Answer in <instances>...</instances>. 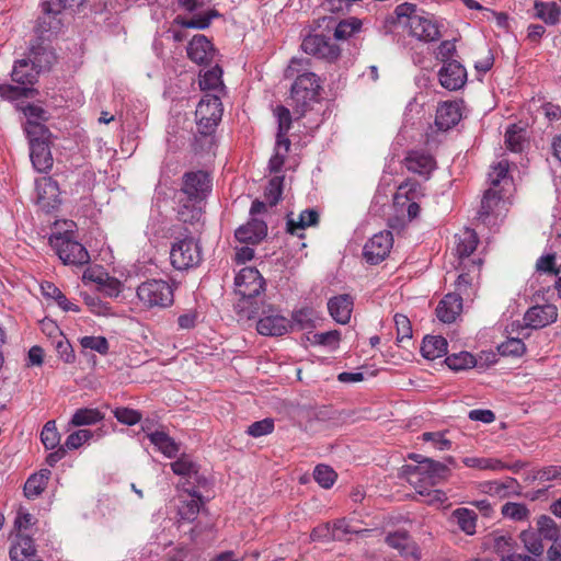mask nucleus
<instances>
[{"instance_id":"obj_1","label":"nucleus","mask_w":561,"mask_h":561,"mask_svg":"<svg viewBox=\"0 0 561 561\" xmlns=\"http://www.w3.org/2000/svg\"><path fill=\"white\" fill-rule=\"evenodd\" d=\"M416 5L403 2L396 7L392 14L388 15L386 23L404 24L409 27V34L424 43L436 42L440 38V25L430 15H419Z\"/></svg>"},{"instance_id":"obj_2","label":"nucleus","mask_w":561,"mask_h":561,"mask_svg":"<svg viewBox=\"0 0 561 561\" xmlns=\"http://www.w3.org/2000/svg\"><path fill=\"white\" fill-rule=\"evenodd\" d=\"M236 293L240 299L236 305L238 312L248 319L259 316L261 306L259 296L264 291L265 280L255 267H243L234 278Z\"/></svg>"},{"instance_id":"obj_3","label":"nucleus","mask_w":561,"mask_h":561,"mask_svg":"<svg viewBox=\"0 0 561 561\" xmlns=\"http://www.w3.org/2000/svg\"><path fill=\"white\" fill-rule=\"evenodd\" d=\"M171 264L175 270L184 271L197 266L202 261V249L195 238L184 229L175 237L170 251Z\"/></svg>"},{"instance_id":"obj_4","label":"nucleus","mask_w":561,"mask_h":561,"mask_svg":"<svg viewBox=\"0 0 561 561\" xmlns=\"http://www.w3.org/2000/svg\"><path fill=\"white\" fill-rule=\"evenodd\" d=\"M137 297L147 308H167L174 301L172 286L163 279H148L137 287Z\"/></svg>"},{"instance_id":"obj_5","label":"nucleus","mask_w":561,"mask_h":561,"mask_svg":"<svg viewBox=\"0 0 561 561\" xmlns=\"http://www.w3.org/2000/svg\"><path fill=\"white\" fill-rule=\"evenodd\" d=\"M49 243L66 265L82 266L90 262L88 250L67 233L53 234L49 238Z\"/></svg>"},{"instance_id":"obj_6","label":"nucleus","mask_w":561,"mask_h":561,"mask_svg":"<svg viewBox=\"0 0 561 561\" xmlns=\"http://www.w3.org/2000/svg\"><path fill=\"white\" fill-rule=\"evenodd\" d=\"M195 115L197 117L198 131L204 136L211 135L222 116V104L218 95H208L201 100Z\"/></svg>"},{"instance_id":"obj_7","label":"nucleus","mask_w":561,"mask_h":561,"mask_svg":"<svg viewBox=\"0 0 561 561\" xmlns=\"http://www.w3.org/2000/svg\"><path fill=\"white\" fill-rule=\"evenodd\" d=\"M321 90L319 77L310 71L298 75L291 85V99L304 112L311 101H316Z\"/></svg>"},{"instance_id":"obj_8","label":"nucleus","mask_w":561,"mask_h":561,"mask_svg":"<svg viewBox=\"0 0 561 561\" xmlns=\"http://www.w3.org/2000/svg\"><path fill=\"white\" fill-rule=\"evenodd\" d=\"M211 180L205 171H191L184 173L179 196L186 197L188 202H202L209 193Z\"/></svg>"},{"instance_id":"obj_9","label":"nucleus","mask_w":561,"mask_h":561,"mask_svg":"<svg viewBox=\"0 0 561 561\" xmlns=\"http://www.w3.org/2000/svg\"><path fill=\"white\" fill-rule=\"evenodd\" d=\"M301 49L317 58L335 60L340 55V48L332 41L321 34H310L302 39Z\"/></svg>"},{"instance_id":"obj_10","label":"nucleus","mask_w":561,"mask_h":561,"mask_svg":"<svg viewBox=\"0 0 561 561\" xmlns=\"http://www.w3.org/2000/svg\"><path fill=\"white\" fill-rule=\"evenodd\" d=\"M36 203L45 211L56 209L61 204L60 190L57 181L43 176L35 181Z\"/></svg>"},{"instance_id":"obj_11","label":"nucleus","mask_w":561,"mask_h":561,"mask_svg":"<svg viewBox=\"0 0 561 561\" xmlns=\"http://www.w3.org/2000/svg\"><path fill=\"white\" fill-rule=\"evenodd\" d=\"M393 245L391 231L385 230L374 234L364 247V257L370 264H378L389 254Z\"/></svg>"},{"instance_id":"obj_12","label":"nucleus","mask_w":561,"mask_h":561,"mask_svg":"<svg viewBox=\"0 0 561 561\" xmlns=\"http://www.w3.org/2000/svg\"><path fill=\"white\" fill-rule=\"evenodd\" d=\"M557 319L558 308L552 304L533 306L524 314L525 325L535 330L546 328Z\"/></svg>"},{"instance_id":"obj_13","label":"nucleus","mask_w":561,"mask_h":561,"mask_svg":"<svg viewBox=\"0 0 561 561\" xmlns=\"http://www.w3.org/2000/svg\"><path fill=\"white\" fill-rule=\"evenodd\" d=\"M259 314H262L256 324V330L260 334L280 336L288 332L289 320L278 313H274L271 307H268V310L263 308Z\"/></svg>"},{"instance_id":"obj_14","label":"nucleus","mask_w":561,"mask_h":561,"mask_svg":"<svg viewBox=\"0 0 561 561\" xmlns=\"http://www.w3.org/2000/svg\"><path fill=\"white\" fill-rule=\"evenodd\" d=\"M438 77L440 84L449 91L459 90L467 82L466 68L458 60H451L447 65H443Z\"/></svg>"},{"instance_id":"obj_15","label":"nucleus","mask_w":561,"mask_h":561,"mask_svg":"<svg viewBox=\"0 0 561 561\" xmlns=\"http://www.w3.org/2000/svg\"><path fill=\"white\" fill-rule=\"evenodd\" d=\"M30 158L37 172L46 173L53 168L54 159L49 145L45 139L32 138Z\"/></svg>"},{"instance_id":"obj_16","label":"nucleus","mask_w":561,"mask_h":561,"mask_svg":"<svg viewBox=\"0 0 561 561\" xmlns=\"http://www.w3.org/2000/svg\"><path fill=\"white\" fill-rule=\"evenodd\" d=\"M186 50L188 58L198 65L209 62L216 54L211 42L202 34L195 35L190 41Z\"/></svg>"},{"instance_id":"obj_17","label":"nucleus","mask_w":561,"mask_h":561,"mask_svg":"<svg viewBox=\"0 0 561 561\" xmlns=\"http://www.w3.org/2000/svg\"><path fill=\"white\" fill-rule=\"evenodd\" d=\"M267 234V226L263 220L252 218L245 225L240 226L236 232V239L241 243L256 244Z\"/></svg>"},{"instance_id":"obj_18","label":"nucleus","mask_w":561,"mask_h":561,"mask_svg":"<svg viewBox=\"0 0 561 561\" xmlns=\"http://www.w3.org/2000/svg\"><path fill=\"white\" fill-rule=\"evenodd\" d=\"M354 301L351 295L342 294L339 296H334L328 301V309L330 316L341 324H346L350 322L352 311H353Z\"/></svg>"},{"instance_id":"obj_19","label":"nucleus","mask_w":561,"mask_h":561,"mask_svg":"<svg viewBox=\"0 0 561 561\" xmlns=\"http://www.w3.org/2000/svg\"><path fill=\"white\" fill-rule=\"evenodd\" d=\"M462 310V297L460 294H447L436 308L437 318L444 323L454 322Z\"/></svg>"},{"instance_id":"obj_20","label":"nucleus","mask_w":561,"mask_h":561,"mask_svg":"<svg viewBox=\"0 0 561 561\" xmlns=\"http://www.w3.org/2000/svg\"><path fill=\"white\" fill-rule=\"evenodd\" d=\"M404 164L410 172L420 174L427 179L431 172L435 169L436 162L428 153L410 151L404 158Z\"/></svg>"},{"instance_id":"obj_21","label":"nucleus","mask_w":561,"mask_h":561,"mask_svg":"<svg viewBox=\"0 0 561 561\" xmlns=\"http://www.w3.org/2000/svg\"><path fill=\"white\" fill-rule=\"evenodd\" d=\"M386 542L391 548L397 549L401 556L411 557L415 561L420 559L417 547L405 530L388 534Z\"/></svg>"},{"instance_id":"obj_22","label":"nucleus","mask_w":561,"mask_h":561,"mask_svg":"<svg viewBox=\"0 0 561 561\" xmlns=\"http://www.w3.org/2000/svg\"><path fill=\"white\" fill-rule=\"evenodd\" d=\"M319 222V214L317 210L308 208L302 210L298 218L295 219L293 214L287 215L286 231L299 238L304 237L302 231L307 227L316 226Z\"/></svg>"},{"instance_id":"obj_23","label":"nucleus","mask_w":561,"mask_h":561,"mask_svg":"<svg viewBox=\"0 0 561 561\" xmlns=\"http://www.w3.org/2000/svg\"><path fill=\"white\" fill-rule=\"evenodd\" d=\"M461 119L460 108L455 102H446L437 107L435 124L440 130H448Z\"/></svg>"},{"instance_id":"obj_24","label":"nucleus","mask_w":561,"mask_h":561,"mask_svg":"<svg viewBox=\"0 0 561 561\" xmlns=\"http://www.w3.org/2000/svg\"><path fill=\"white\" fill-rule=\"evenodd\" d=\"M38 75V69L28 59H20L14 64L11 77L19 84L33 85Z\"/></svg>"},{"instance_id":"obj_25","label":"nucleus","mask_w":561,"mask_h":561,"mask_svg":"<svg viewBox=\"0 0 561 561\" xmlns=\"http://www.w3.org/2000/svg\"><path fill=\"white\" fill-rule=\"evenodd\" d=\"M534 11V16L541 20L547 25H556L561 21V8L554 1L543 2L536 0Z\"/></svg>"},{"instance_id":"obj_26","label":"nucleus","mask_w":561,"mask_h":561,"mask_svg":"<svg viewBox=\"0 0 561 561\" xmlns=\"http://www.w3.org/2000/svg\"><path fill=\"white\" fill-rule=\"evenodd\" d=\"M27 59L38 69V72H41L48 70L53 66L56 56L51 49L37 43L31 46Z\"/></svg>"},{"instance_id":"obj_27","label":"nucleus","mask_w":561,"mask_h":561,"mask_svg":"<svg viewBox=\"0 0 561 561\" xmlns=\"http://www.w3.org/2000/svg\"><path fill=\"white\" fill-rule=\"evenodd\" d=\"M36 552L34 540L32 537L23 534L16 535V541L10 548L11 561H26Z\"/></svg>"},{"instance_id":"obj_28","label":"nucleus","mask_w":561,"mask_h":561,"mask_svg":"<svg viewBox=\"0 0 561 561\" xmlns=\"http://www.w3.org/2000/svg\"><path fill=\"white\" fill-rule=\"evenodd\" d=\"M219 16V12L214 9L205 13L195 14L190 19L184 18L182 15H178L173 20V24L180 25L185 28L205 30L210 25L213 19Z\"/></svg>"},{"instance_id":"obj_29","label":"nucleus","mask_w":561,"mask_h":561,"mask_svg":"<svg viewBox=\"0 0 561 561\" xmlns=\"http://www.w3.org/2000/svg\"><path fill=\"white\" fill-rule=\"evenodd\" d=\"M448 343L443 336L427 335L423 339L421 354L424 358L434 360L447 353Z\"/></svg>"},{"instance_id":"obj_30","label":"nucleus","mask_w":561,"mask_h":561,"mask_svg":"<svg viewBox=\"0 0 561 561\" xmlns=\"http://www.w3.org/2000/svg\"><path fill=\"white\" fill-rule=\"evenodd\" d=\"M62 27V21L55 14L43 11V14L38 16L35 25V33L38 38L49 37L53 34H57Z\"/></svg>"},{"instance_id":"obj_31","label":"nucleus","mask_w":561,"mask_h":561,"mask_svg":"<svg viewBox=\"0 0 561 561\" xmlns=\"http://www.w3.org/2000/svg\"><path fill=\"white\" fill-rule=\"evenodd\" d=\"M422 463L421 469H423L424 473L423 480H428L432 485L446 480L450 474V470L446 463L433 459H426L422 461Z\"/></svg>"},{"instance_id":"obj_32","label":"nucleus","mask_w":561,"mask_h":561,"mask_svg":"<svg viewBox=\"0 0 561 561\" xmlns=\"http://www.w3.org/2000/svg\"><path fill=\"white\" fill-rule=\"evenodd\" d=\"M148 438L168 458L175 457L180 450L179 444L163 431L150 432Z\"/></svg>"},{"instance_id":"obj_33","label":"nucleus","mask_w":561,"mask_h":561,"mask_svg":"<svg viewBox=\"0 0 561 561\" xmlns=\"http://www.w3.org/2000/svg\"><path fill=\"white\" fill-rule=\"evenodd\" d=\"M42 294L45 298H50L57 302V305L66 312H79L80 308L70 302L62 291L53 283L44 282L41 285Z\"/></svg>"},{"instance_id":"obj_34","label":"nucleus","mask_w":561,"mask_h":561,"mask_svg":"<svg viewBox=\"0 0 561 561\" xmlns=\"http://www.w3.org/2000/svg\"><path fill=\"white\" fill-rule=\"evenodd\" d=\"M478 234L473 229H465L457 236L456 252L460 259L469 257L478 245Z\"/></svg>"},{"instance_id":"obj_35","label":"nucleus","mask_w":561,"mask_h":561,"mask_svg":"<svg viewBox=\"0 0 561 561\" xmlns=\"http://www.w3.org/2000/svg\"><path fill=\"white\" fill-rule=\"evenodd\" d=\"M201 202H188L186 197L179 196L178 217L184 224H194L202 217Z\"/></svg>"},{"instance_id":"obj_36","label":"nucleus","mask_w":561,"mask_h":561,"mask_svg":"<svg viewBox=\"0 0 561 561\" xmlns=\"http://www.w3.org/2000/svg\"><path fill=\"white\" fill-rule=\"evenodd\" d=\"M536 530L542 540L556 542L561 537L557 523L548 515H540L536 520Z\"/></svg>"},{"instance_id":"obj_37","label":"nucleus","mask_w":561,"mask_h":561,"mask_svg":"<svg viewBox=\"0 0 561 561\" xmlns=\"http://www.w3.org/2000/svg\"><path fill=\"white\" fill-rule=\"evenodd\" d=\"M104 419V414L99 409L82 408L78 409L71 420L70 425L72 426H85L94 425Z\"/></svg>"},{"instance_id":"obj_38","label":"nucleus","mask_w":561,"mask_h":561,"mask_svg":"<svg viewBox=\"0 0 561 561\" xmlns=\"http://www.w3.org/2000/svg\"><path fill=\"white\" fill-rule=\"evenodd\" d=\"M316 328L314 311L311 308H301L293 312L289 329L310 330Z\"/></svg>"},{"instance_id":"obj_39","label":"nucleus","mask_w":561,"mask_h":561,"mask_svg":"<svg viewBox=\"0 0 561 561\" xmlns=\"http://www.w3.org/2000/svg\"><path fill=\"white\" fill-rule=\"evenodd\" d=\"M519 539L524 543L525 549L533 556L539 557L543 553L545 546L536 529L528 528L523 530L519 535Z\"/></svg>"},{"instance_id":"obj_40","label":"nucleus","mask_w":561,"mask_h":561,"mask_svg":"<svg viewBox=\"0 0 561 561\" xmlns=\"http://www.w3.org/2000/svg\"><path fill=\"white\" fill-rule=\"evenodd\" d=\"M307 340L312 345H320L335 351L339 348L341 342V332L337 330H331L328 332L314 333L311 336L307 335Z\"/></svg>"},{"instance_id":"obj_41","label":"nucleus","mask_w":561,"mask_h":561,"mask_svg":"<svg viewBox=\"0 0 561 561\" xmlns=\"http://www.w3.org/2000/svg\"><path fill=\"white\" fill-rule=\"evenodd\" d=\"M199 87L202 90H224L221 67L216 65L201 75Z\"/></svg>"},{"instance_id":"obj_42","label":"nucleus","mask_w":561,"mask_h":561,"mask_svg":"<svg viewBox=\"0 0 561 561\" xmlns=\"http://www.w3.org/2000/svg\"><path fill=\"white\" fill-rule=\"evenodd\" d=\"M422 196H424L422 185L415 180L408 179L399 185L394 199L396 203H400L401 197H404L407 201H416Z\"/></svg>"},{"instance_id":"obj_43","label":"nucleus","mask_w":561,"mask_h":561,"mask_svg":"<svg viewBox=\"0 0 561 561\" xmlns=\"http://www.w3.org/2000/svg\"><path fill=\"white\" fill-rule=\"evenodd\" d=\"M501 199V194L493 187L486 190L481 199V206L478 210L477 218L484 222Z\"/></svg>"},{"instance_id":"obj_44","label":"nucleus","mask_w":561,"mask_h":561,"mask_svg":"<svg viewBox=\"0 0 561 561\" xmlns=\"http://www.w3.org/2000/svg\"><path fill=\"white\" fill-rule=\"evenodd\" d=\"M459 528L467 535L476 533L477 514L468 508H457L453 513Z\"/></svg>"},{"instance_id":"obj_45","label":"nucleus","mask_w":561,"mask_h":561,"mask_svg":"<svg viewBox=\"0 0 561 561\" xmlns=\"http://www.w3.org/2000/svg\"><path fill=\"white\" fill-rule=\"evenodd\" d=\"M525 130L516 124L508 126L505 133L506 148L513 152H522L525 144Z\"/></svg>"},{"instance_id":"obj_46","label":"nucleus","mask_w":561,"mask_h":561,"mask_svg":"<svg viewBox=\"0 0 561 561\" xmlns=\"http://www.w3.org/2000/svg\"><path fill=\"white\" fill-rule=\"evenodd\" d=\"M171 468L175 474L187 477L188 479L194 478L197 482H199L197 466L188 457H180L178 460L171 463Z\"/></svg>"},{"instance_id":"obj_47","label":"nucleus","mask_w":561,"mask_h":561,"mask_svg":"<svg viewBox=\"0 0 561 561\" xmlns=\"http://www.w3.org/2000/svg\"><path fill=\"white\" fill-rule=\"evenodd\" d=\"M462 462L469 468H477L480 470L489 469L497 471L508 468L501 460L494 458L466 457Z\"/></svg>"},{"instance_id":"obj_48","label":"nucleus","mask_w":561,"mask_h":561,"mask_svg":"<svg viewBox=\"0 0 561 561\" xmlns=\"http://www.w3.org/2000/svg\"><path fill=\"white\" fill-rule=\"evenodd\" d=\"M445 363L450 369L456 371L472 368L477 365L476 358L468 352L451 354L446 357Z\"/></svg>"},{"instance_id":"obj_49","label":"nucleus","mask_w":561,"mask_h":561,"mask_svg":"<svg viewBox=\"0 0 561 561\" xmlns=\"http://www.w3.org/2000/svg\"><path fill=\"white\" fill-rule=\"evenodd\" d=\"M501 513L504 517L515 522L526 520L529 517V510L524 503L507 502L502 506Z\"/></svg>"},{"instance_id":"obj_50","label":"nucleus","mask_w":561,"mask_h":561,"mask_svg":"<svg viewBox=\"0 0 561 561\" xmlns=\"http://www.w3.org/2000/svg\"><path fill=\"white\" fill-rule=\"evenodd\" d=\"M192 499L185 502L179 510L182 519L194 520L201 510V494L195 490H187Z\"/></svg>"},{"instance_id":"obj_51","label":"nucleus","mask_w":561,"mask_h":561,"mask_svg":"<svg viewBox=\"0 0 561 561\" xmlns=\"http://www.w3.org/2000/svg\"><path fill=\"white\" fill-rule=\"evenodd\" d=\"M502 356L519 357L526 352V345L522 339L510 337L497 346Z\"/></svg>"},{"instance_id":"obj_52","label":"nucleus","mask_w":561,"mask_h":561,"mask_svg":"<svg viewBox=\"0 0 561 561\" xmlns=\"http://www.w3.org/2000/svg\"><path fill=\"white\" fill-rule=\"evenodd\" d=\"M313 478L320 486L329 489L334 484L337 474L330 466L318 465L313 470Z\"/></svg>"},{"instance_id":"obj_53","label":"nucleus","mask_w":561,"mask_h":561,"mask_svg":"<svg viewBox=\"0 0 561 561\" xmlns=\"http://www.w3.org/2000/svg\"><path fill=\"white\" fill-rule=\"evenodd\" d=\"M362 27V21L356 18L341 21L334 31L336 39H346L358 32Z\"/></svg>"},{"instance_id":"obj_54","label":"nucleus","mask_w":561,"mask_h":561,"mask_svg":"<svg viewBox=\"0 0 561 561\" xmlns=\"http://www.w3.org/2000/svg\"><path fill=\"white\" fill-rule=\"evenodd\" d=\"M284 176H274L265 188V198L271 206H275L282 198Z\"/></svg>"},{"instance_id":"obj_55","label":"nucleus","mask_w":561,"mask_h":561,"mask_svg":"<svg viewBox=\"0 0 561 561\" xmlns=\"http://www.w3.org/2000/svg\"><path fill=\"white\" fill-rule=\"evenodd\" d=\"M41 440L46 449H54L59 445L60 435L56 428L55 421H48L41 433Z\"/></svg>"},{"instance_id":"obj_56","label":"nucleus","mask_w":561,"mask_h":561,"mask_svg":"<svg viewBox=\"0 0 561 561\" xmlns=\"http://www.w3.org/2000/svg\"><path fill=\"white\" fill-rule=\"evenodd\" d=\"M33 92V89L26 87L0 84V96L7 100H19L21 98H30L32 96Z\"/></svg>"},{"instance_id":"obj_57","label":"nucleus","mask_w":561,"mask_h":561,"mask_svg":"<svg viewBox=\"0 0 561 561\" xmlns=\"http://www.w3.org/2000/svg\"><path fill=\"white\" fill-rule=\"evenodd\" d=\"M80 345L83 348L95 351L101 355H106L110 348L108 342L104 336H83L80 339Z\"/></svg>"},{"instance_id":"obj_58","label":"nucleus","mask_w":561,"mask_h":561,"mask_svg":"<svg viewBox=\"0 0 561 561\" xmlns=\"http://www.w3.org/2000/svg\"><path fill=\"white\" fill-rule=\"evenodd\" d=\"M393 320L397 329V341L401 343L405 339L410 340L412 337V327L409 318L404 314L397 313Z\"/></svg>"},{"instance_id":"obj_59","label":"nucleus","mask_w":561,"mask_h":561,"mask_svg":"<svg viewBox=\"0 0 561 561\" xmlns=\"http://www.w3.org/2000/svg\"><path fill=\"white\" fill-rule=\"evenodd\" d=\"M114 416L119 423L126 425H135L141 421V413L129 408H116Z\"/></svg>"},{"instance_id":"obj_60","label":"nucleus","mask_w":561,"mask_h":561,"mask_svg":"<svg viewBox=\"0 0 561 561\" xmlns=\"http://www.w3.org/2000/svg\"><path fill=\"white\" fill-rule=\"evenodd\" d=\"M92 436L93 434L90 430H78L67 437L64 446L67 449H78L80 446L91 439Z\"/></svg>"},{"instance_id":"obj_61","label":"nucleus","mask_w":561,"mask_h":561,"mask_svg":"<svg viewBox=\"0 0 561 561\" xmlns=\"http://www.w3.org/2000/svg\"><path fill=\"white\" fill-rule=\"evenodd\" d=\"M274 430V421L272 419H264L252 423L247 428V434L252 437H261L272 433Z\"/></svg>"},{"instance_id":"obj_62","label":"nucleus","mask_w":561,"mask_h":561,"mask_svg":"<svg viewBox=\"0 0 561 561\" xmlns=\"http://www.w3.org/2000/svg\"><path fill=\"white\" fill-rule=\"evenodd\" d=\"M46 483L41 477H30L24 484V494L32 499L38 496L46 488Z\"/></svg>"},{"instance_id":"obj_63","label":"nucleus","mask_w":561,"mask_h":561,"mask_svg":"<svg viewBox=\"0 0 561 561\" xmlns=\"http://www.w3.org/2000/svg\"><path fill=\"white\" fill-rule=\"evenodd\" d=\"M456 53L457 49L454 41H443L437 48L436 59L447 65V62L454 60L453 57Z\"/></svg>"},{"instance_id":"obj_64","label":"nucleus","mask_w":561,"mask_h":561,"mask_svg":"<svg viewBox=\"0 0 561 561\" xmlns=\"http://www.w3.org/2000/svg\"><path fill=\"white\" fill-rule=\"evenodd\" d=\"M400 476L405 478L407 481L411 484H415L423 481L424 473L421 466L416 465H404L401 468Z\"/></svg>"}]
</instances>
